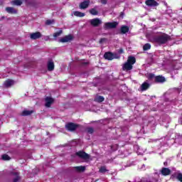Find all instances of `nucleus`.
I'll return each instance as SVG.
<instances>
[{
  "mask_svg": "<svg viewBox=\"0 0 182 182\" xmlns=\"http://www.w3.org/2000/svg\"><path fill=\"white\" fill-rule=\"evenodd\" d=\"M101 4H103L104 5H105V4H107V0H100Z\"/></svg>",
  "mask_w": 182,
  "mask_h": 182,
  "instance_id": "e433bc0d",
  "label": "nucleus"
},
{
  "mask_svg": "<svg viewBox=\"0 0 182 182\" xmlns=\"http://www.w3.org/2000/svg\"><path fill=\"white\" fill-rule=\"evenodd\" d=\"M177 178L178 180H179V181L182 182V174L181 173L178 174Z\"/></svg>",
  "mask_w": 182,
  "mask_h": 182,
  "instance_id": "f704fd0d",
  "label": "nucleus"
},
{
  "mask_svg": "<svg viewBox=\"0 0 182 182\" xmlns=\"http://www.w3.org/2000/svg\"><path fill=\"white\" fill-rule=\"evenodd\" d=\"M148 79H151V80H156V76L154 75V74L153 73H149L148 74Z\"/></svg>",
  "mask_w": 182,
  "mask_h": 182,
  "instance_id": "c756f323",
  "label": "nucleus"
},
{
  "mask_svg": "<svg viewBox=\"0 0 182 182\" xmlns=\"http://www.w3.org/2000/svg\"><path fill=\"white\" fill-rule=\"evenodd\" d=\"M58 42L61 43H65L66 42H69V36H66L63 38H61L60 39L58 40Z\"/></svg>",
  "mask_w": 182,
  "mask_h": 182,
  "instance_id": "4be33fe9",
  "label": "nucleus"
},
{
  "mask_svg": "<svg viewBox=\"0 0 182 182\" xmlns=\"http://www.w3.org/2000/svg\"><path fill=\"white\" fill-rule=\"evenodd\" d=\"M135 63H136V58L133 56H129L127 62L122 66L123 70H126L127 72L129 70H132V69H133V65Z\"/></svg>",
  "mask_w": 182,
  "mask_h": 182,
  "instance_id": "f257e3e1",
  "label": "nucleus"
},
{
  "mask_svg": "<svg viewBox=\"0 0 182 182\" xmlns=\"http://www.w3.org/2000/svg\"><path fill=\"white\" fill-rule=\"evenodd\" d=\"M77 127H79V125L70 122L69 123V130L70 132H73L74 130H76V129H77Z\"/></svg>",
  "mask_w": 182,
  "mask_h": 182,
  "instance_id": "dca6fc26",
  "label": "nucleus"
},
{
  "mask_svg": "<svg viewBox=\"0 0 182 182\" xmlns=\"http://www.w3.org/2000/svg\"><path fill=\"white\" fill-rule=\"evenodd\" d=\"M33 113V111H29V110H24L22 112L23 116H29L30 114H32Z\"/></svg>",
  "mask_w": 182,
  "mask_h": 182,
  "instance_id": "bb28decb",
  "label": "nucleus"
},
{
  "mask_svg": "<svg viewBox=\"0 0 182 182\" xmlns=\"http://www.w3.org/2000/svg\"><path fill=\"white\" fill-rule=\"evenodd\" d=\"M146 5H147V6L154 7L157 6L159 5V3H157V1L154 0H146Z\"/></svg>",
  "mask_w": 182,
  "mask_h": 182,
  "instance_id": "9b49d317",
  "label": "nucleus"
},
{
  "mask_svg": "<svg viewBox=\"0 0 182 182\" xmlns=\"http://www.w3.org/2000/svg\"><path fill=\"white\" fill-rule=\"evenodd\" d=\"M168 41H170V36L167 34H164L154 38V42L156 43H166Z\"/></svg>",
  "mask_w": 182,
  "mask_h": 182,
  "instance_id": "f03ea898",
  "label": "nucleus"
},
{
  "mask_svg": "<svg viewBox=\"0 0 182 182\" xmlns=\"http://www.w3.org/2000/svg\"><path fill=\"white\" fill-rule=\"evenodd\" d=\"M106 167L102 166L100 168V173H106Z\"/></svg>",
  "mask_w": 182,
  "mask_h": 182,
  "instance_id": "72a5a7b5",
  "label": "nucleus"
},
{
  "mask_svg": "<svg viewBox=\"0 0 182 182\" xmlns=\"http://www.w3.org/2000/svg\"><path fill=\"white\" fill-rule=\"evenodd\" d=\"M11 174L15 177L14 182L19 181V173L18 172H12Z\"/></svg>",
  "mask_w": 182,
  "mask_h": 182,
  "instance_id": "aec40b11",
  "label": "nucleus"
},
{
  "mask_svg": "<svg viewBox=\"0 0 182 182\" xmlns=\"http://www.w3.org/2000/svg\"><path fill=\"white\" fill-rule=\"evenodd\" d=\"M2 160H11V157H9V156L4 154L1 156Z\"/></svg>",
  "mask_w": 182,
  "mask_h": 182,
  "instance_id": "7c9ffc66",
  "label": "nucleus"
},
{
  "mask_svg": "<svg viewBox=\"0 0 182 182\" xmlns=\"http://www.w3.org/2000/svg\"><path fill=\"white\" fill-rule=\"evenodd\" d=\"M49 39V37H46V41H48Z\"/></svg>",
  "mask_w": 182,
  "mask_h": 182,
  "instance_id": "37998d69",
  "label": "nucleus"
},
{
  "mask_svg": "<svg viewBox=\"0 0 182 182\" xmlns=\"http://www.w3.org/2000/svg\"><path fill=\"white\" fill-rule=\"evenodd\" d=\"M105 41H106L105 38H101V39L100 40V43H103V42H105Z\"/></svg>",
  "mask_w": 182,
  "mask_h": 182,
  "instance_id": "4c0bfd02",
  "label": "nucleus"
},
{
  "mask_svg": "<svg viewBox=\"0 0 182 182\" xmlns=\"http://www.w3.org/2000/svg\"><path fill=\"white\" fill-rule=\"evenodd\" d=\"M87 132L90 133V134L93 133V128H88L87 129Z\"/></svg>",
  "mask_w": 182,
  "mask_h": 182,
  "instance_id": "c9c22d12",
  "label": "nucleus"
},
{
  "mask_svg": "<svg viewBox=\"0 0 182 182\" xmlns=\"http://www.w3.org/2000/svg\"><path fill=\"white\" fill-rule=\"evenodd\" d=\"M105 59L107 60H113V59H117L119 56L116 54H113L112 53H105L104 55Z\"/></svg>",
  "mask_w": 182,
  "mask_h": 182,
  "instance_id": "20e7f679",
  "label": "nucleus"
},
{
  "mask_svg": "<svg viewBox=\"0 0 182 182\" xmlns=\"http://www.w3.org/2000/svg\"><path fill=\"white\" fill-rule=\"evenodd\" d=\"M45 106L46 107H50L53 105L55 100L50 97H47L45 98Z\"/></svg>",
  "mask_w": 182,
  "mask_h": 182,
  "instance_id": "39448f33",
  "label": "nucleus"
},
{
  "mask_svg": "<svg viewBox=\"0 0 182 182\" xmlns=\"http://www.w3.org/2000/svg\"><path fill=\"white\" fill-rule=\"evenodd\" d=\"M73 15L75 16H77L78 18H83V16H85V13H82L80 11H74L73 12Z\"/></svg>",
  "mask_w": 182,
  "mask_h": 182,
  "instance_id": "5701e85b",
  "label": "nucleus"
},
{
  "mask_svg": "<svg viewBox=\"0 0 182 182\" xmlns=\"http://www.w3.org/2000/svg\"><path fill=\"white\" fill-rule=\"evenodd\" d=\"M41 37H42V34L41 33V32L32 33L30 35L31 39H33V40L39 39V38H41Z\"/></svg>",
  "mask_w": 182,
  "mask_h": 182,
  "instance_id": "9d476101",
  "label": "nucleus"
},
{
  "mask_svg": "<svg viewBox=\"0 0 182 182\" xmlns=\"http://www.w3.org/2000/svg\"><path fill=\"white\" fill-rule=\"evenodd\" d=\"M151 48V46L150 45V43H146L143 46L144 50H149V49H150Z\"/></svg>",
  "mask_w": 182,
  "mask_h": 182,
  "instance_id": "c85d7f7f",
  "label": "nucleus"
},
{
  "mask_svg": "<svg viewBox=\"0 0 182 182\" xmlns=\"http://www.w3.org/2000/svg\"><path fill=\"white\" fill-rule=\"evenodd\" d=\"M171 171L168 168H162L161 173L162 176H170Z\"/></svg>",
  "mask_w": 182,
  "mask_h": 182,
  "instance_id": "4468645a",
  "label": "nucleus"
},
{
  "mask_svg": "<svg viewBox=\"0 0 182 182\" xmlns=\"http://www.w3.org/2000/svg\"><path fill=\"white\" fill-rule=\"evenodd\" d=\"M73 39V36L72 35H69V41H72Z\"/></svg>",
  "mask_w": 182,
  "mask_h": 182,
  "instance_id": "58836bf2",
  "label": "nucleus"
},
{
  "mask_svg": "<svg viewBox=\"0 0 182 182\" xmlns=\"http://www.w3.org/2000/svg\"><path fill=\"white\" fill-rule=\"evenodd\" d=\"M76 154L77 156H78V157H80L81 159H89V154H86L84 151H78L76 153Z\"/></svg>",
  "mask_w": 182,
  "mask_h": 182,
  "instance_id": "f8f14e48",
  "label": "nucleus"
},
{
  "mask_svg": "<svg viewBox=\"0 0 182 182\" xmlns=\"http://www.w3.org/2000/svg\"><path fill=\"white\" fill-rule=\"evenodd\" d=\"M75 170L77 171H85L86 170V167L85 166H76L75 167Z\"/></svg>",
  "mask_w": 182,
  "mask_h": 182,
  "instance_id": "cd10ccee",
  "label": "nucleus"
},
{
  "mask_svg": "<svg viewBox=\"0 0 182 182\" xmlns=\"http://www.w3.org/2000/svg\"><path fill=\"white\" fill-rule=\"evenodd\" d=\"M63 33V31L59 30L58 31L54 33L53 34V36L54 39L56 41V39H58V38H59V36H60V35H62Z\"/></svg>",
  "mask_w": 182,
  "mask_h": 182,
  "instance_id": "6ab92c4d",
  "label": "nucleus"
},
{
  "mask_svg": "<svg viewBox=\"0 0 182 182\" xmlns=\"http://www.w3.org/2000/svg\"><path fill=\"white\" fill-rule=\"evenodd\" d=\"M90 23H91V25H92V26H99V25H100V23H102V20H100L99 18L91 19V20H90Z\"/></svg>",
  "mask_w": 182,
  "mask_h": 182,
  "instance_id": "0eeeda50",
  "label": "nucleus"
},
{
  "mask_svg": "<svg viewBox=\"0 0 182 182\" xmlns=\"http://www.w3.org/2000/svg\"><path fill=\"white\" fill-rule=\"evenodd\" d=\"M48 70H49V72H52V70H53L55 69V64L53 63V61H49L48 63Z\"/></svg>",
  "mask_w": 182,
  "mask_h": 182,
  "instance_id": "f3484780",
  "label": "nucleus"
},
{
  "mask_svg": "<svg viewBox=\"0 0 182 182\" xmlns=\"http://www.w3.org/2000/svg\"><path fill=\"white\" fill-rule=\"evenodd\" d=\"M152 141H157V140H152Z\"/></svg>",
  "mask_w": 182,
  "mask_h": 182,
  "instance_id": "c03bdc74",
  "label": "nucleus"
},
{
  "mask_svg": "<svg viewBox=\"0 0 182 182\" xmlns=\"http://www.w3.org/2000/svg\"><path fill=\"white\" fill-rule=\"evenodd\" d=\"M14 85V80H7L4 82V85L5 87H11V86H13Z\"/></svg>",
  "mask_w": 182,
  "mask_h": 182,
  "instance_id": "a211bd4d",
  "label": "nucleus"
},
{
  "mask_svg": "<svg viewBox=\"0 0 182 182\" xmlns=\"http://www.w3.org/2000/svg\"><path fill=\"white\" fill-rule=\"evenodd\" d=\"M134 150H136L138 156H143V154H144V152L146 151V149L140 148L139 145L134 146Z\"/></svg>",
  "mask_w": 182,
  "mask_h": 182,
  "instance_id": "6e6552de",
  "label": "nucleus"
},
{
  "mask_svg": "<svg viewBox=\"0 0 182 182\" xmlns=\"http://www.w3.org/2000/svg\"><path fill=\"white\" fill-rule=\"evenodd\" d=\"M159 173H155L150 176L145 177V178L142 180V182H159Z\"/></svg>",
  "mask_w": 182,
  "mask_h": 182,
  "instance_id": "7ed1b4c3",
  "label": "nucleus"
},
{
  "mask_svg": "<svg viewBox=\"0 0 182 182\" xmlns=\"http://www.w3.org/2000/svg\"><path fill=\"white\" fill-rule=\"evenodd\" d=\"M90 13L91 14V15H97V11L95 10V9H92L91 10H90Z\"/></svg>",
  "mask_w": 182,
  "mask_h": 182,
  "instance_id": "2f4dec72",
  "label": "nucleus"
},
{
  "mask_svg": "<svg viewBox=\"0 0 182 182\" xmlns=\"http://www.w3.org/2000/svg\"><path fill=\"white\" fill-rule=\"evenodd\" d=\"M155 82L163 83V82H166V78L161 75H158L155 77Z\"/></svg>",
  "mask_w": 182,
  "mask_h": 182,
  "instance_id": "2eb2a0df",
  "label": "nucleus"
},
{
  "mask_svg": "<svg viewBox=\"0 0 182 182\" xmlns=\"http://www.w3.org/2000/svg\"><path fill=\"white\" fill-rule=\"evenodd\" d=\"M104 100H105V97H103L102 96H97L95 98V101L98 102V103H102V102H103Z\"/></svg>",
  "mask_w": 182,
  "mask_h": 182,
  "instance_id": "b1692460",
  "label": "nucleus"
},
{
  "mask_svg": "<svg viewBox=\"0 0 182 182\" xmlns=\"http://www.w3.org/2000/svg\"><path fill=\"white\" fill-rule=\"evenodd\" d=\"M65 127H66L67 130H69V124H67L65 125Z\"/></svg>",
  "mask_w": 182,
  "mask_h": 182,
  "instance_id": "ea45409f",
  "label": "nucleus"
},
{
  "mask_svg": "<svg viewBox=\"0 0 182 182\" xmlns=\"http://www.w3.org/2000/svg\"><path fill=\"white\" fill-rule=\"evenodd\" d=\"M144 168H146V166H145V165H143L142 167H141V169H142V170H144Z\"/></svg>",
  "mask_w": 182,
  "mask_h": 182,
  "instance_id": "79ce46f5",
  "label": "nucleus"
},
{
  "mask_svg": "<svg viewBox=\"0 0 182 182\" xmlns=\"http://www.w3.org/2000/svg\"><path fill=\"white\" fill-rule=\"evenodd\" d=\"M12 5H16L17 6H21L22 5V1L21 0H14L11 1Z\"/></svg>",
  "mask_w": 182,
  "mask_h": 182,
  "instance_id": "393cba45",
  "label": "nucleus"
},
{
  "mask_svg": "<svg viewBox=\"0 0 182 182\" xmlns=\"http://www.w3.org/2000/svg\"><path fill=\"white\" fill-rule=\"evenodd\" d=\"M116 26H117V22H108L105 23L104 28L105 29H112Z\"/></svg>",
  "mask_w": 182,
  "mask_h": 182,
  "instance_id": "423d86ee",
  "label": "nucleus"
},
{
  "mask_svg": "<svg viewBox=\"0 0 182 182\" xmlns=\"http://www.w3.org/2000/svg\"><path fill=\"white\" fill-rule=\"evenodd\" d=\"M121 32L122 33H127V32H129V27L123 26L121 27Z\"/></svg>",
  "mask_w": 182,
  "mask_h": 182,
  "instance_id": "a878e982",
  "label": "nucleus"
},
{
  "mask_svg": "<svg viewBox=\"0 0 182 182\" xmlns=\"http://www.w3.org/2000/svg\"><path fill=\"white\" fill-rule=\"evenodd\" d=\"M90 1L85 0L84 1L80 4V9H86L89 6Z\"/></svg>",
  "mask_w": 182,
  "mask_h": 182,
  "instance_id": "1a4fd4ad",
  "label": "nucleus"
},
{
  "mask_svg": "<svg viewBox=\"0 0 182 182\" xmlns=\"http://www.w3.org/2000/svg\"><path fill=\"white\" fill-rule=\"evenodd\" d=\"M53 23H55V20L52 19V20H47L46 21V24L47 25H52Z\"/></svg>",
  "mask_w": 182,
  "mask_h": 182,
  "instance_id": "473e14b6",
  "label": "nucleus"
},
{
  "mask_svg": "<svg viewBox=\"0 0 182 182\" xmlns=\"http://www.w3.org/2000/svg\"><path fill=\"white\" fill-rule=\"evenodd\" d=\"M123 52H124V51H123V49H122V48H121V49H119V53H123Z\"/></svg>",
  "mask_w": 182,
  "mask_h": 182,
  "instance_id": "a19ab883",
  "label": "nucleus"
},
{
  "mask_svg": "<svg viewBox=\"0 0 182 182\" xmlns=\"http://www.w3.org/2000/svg\"><path fill=\"white\" fill-rule=\"evenodd\" d=\"M6 11L8 14H16V10L14 7H6Z\"/></svg>",
  "mask_w": 182,
  "mask_h": 182,
  "instance_id": "412c9836",
  "label": "nucleus"
},
{
  "mask_svg": "<svg viewBox=\"0 0 182 182\" xmlns=\"http://www.w3.org/2000/svg\"><path fill=\"white\" fill-rule=\"evenodd\" d=\"M149 87H150V84L149 83V82L146 81L144 83H142V85L140 87V89L141 92H144V90H147Z\"/></svg>",
  "mask_w": 182,
  "mask_h": 182,
  "instance_id": "ddd939ff",
  "label": "nucleus"
}]
</instances>
